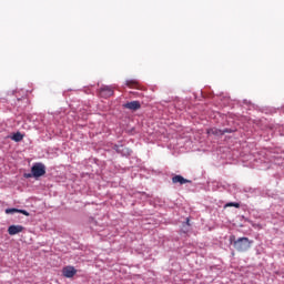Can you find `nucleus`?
<instances>
[{
  "instance_id": "f257e3e1",
  "label": "nucleus",
  "mask_w": 284,
  "mask_h": 284,
  "mask_svg": "<svg viewBox=\"0 0 284 284\" xmlns=\"http://www.w3.org/2000/svg\"><path fill=\"white\" fill-rule=\"evenodd\" d=\"M230 243L233 244V247L237 252H247V250L252 247V241H250L247 237H240L236 240V237L231 236Z\"/></svg>"
},
{
  "instance_id": "f03ea898",
  "label": "nucleus",
  "mask_w": 284,
  "mask_h": 284,
  "mask_svg": "<svg viewBox=\"0 0 284 284\" xmlns=\"http://www.w3.org/2000/svg\"><path fill=\"white\" fill-rule=\"evenodd\" d=\"M31 173H32V176H34V179H39L41 176H44V174H45V164H43V163L33 164V166L31 168Z\"/></svg>"
},
{
  "instance_id": "7ed1b4c3",
  "label": "nucleus",
  "mask_w": 284,
  "mask_h": 284,
  "mask_svg": "<svg viewBox=\"0 0 284 284\" xmlns=\"http://www.w3.org/2000/svg\"><path fill=\"white\" fill-rule=\"evenodd\" d=\"M207 134H213V136H223V134H230L232 130L225 129V130H220L217 128H211L207 129Z\"/></svg>"
},
{
  "instance_id": "20e7f679",
  "label": "nucleus",
  "mask_w": 284,
  "mask_h": 284,
  "mask_svg": "<svg viewBox=\"0 0 284 284\" xmlns=\"http://www.w3.org/2000/svg\"><path fill=\"white\" fill-rule=\"evenodd\" d=\"M75 274L77 268H74V266H64L62 268V276H64V278H73Z\"/></svg>"
},
{
  "instance_id": "39448f33",
  "label": "nucleus",
  "mask_w": 284,
  "mask_h": 284,
  "mask_svg": "<svg viewBox=\"0 0 284 284\" xmlns=\"http://www.w3.org/2000/svg\"><path fill=\"white\" fill-rule=\"evenodd\" d=\"M123 108L125 110H132L133 112H136V110H141V102L139 101H131L123 104Z\"/></svg>"
},
{
  "instance_id": "423d86ee",
  "label": "nucleus",
  "mask_w": 284,
  "mask_h": 284,
  "mask_svg": "<svg viewBox=\"0 0 284 284\" xmlns=\"http://www.w3.org/2000/svg\"><path fill=\"white\" fill-rule=\"evenodd\" d=\"M114 95V90H112V88L110 87H103L100 90V97H102V99H110V97Z\"/></svg>"
},
{
  "instance_id": "0eeeda50",
  "label": "nucleus",
  "mask_w": 284,
  "mask_h": 284,
  "mask_svg": "<svg viewBox=\"0 0 284 284\" xmlns=\"http://www.w3.org/2000/svg\"><path fill=\"white\" fill-rule=\"evenodd\" d=\"M172 183L174 184L179 183L180 185H185V183H192V181L183 178L182 175H174L172 178Z\"/></svg>"
},
{
  "instance_id": "6e6552de",
  "label": "nucleus",
  "mask_w": 284,
  "mask_h": 284,
  "mask_svg": "<svg viewBox=\"0 0 284 284\" xmlns=\"http://www.w3.org/2000/svg\"><path fill=\"white\" fill-rule=\"evenodd\" d=\"M23 226L21 225H11L8 229V233L10 234V236H14L16 234H20V232H23Z\"/></svg>"
},
{
  "instance_id": "1a4fd4ad",
  "label": "nucleus",
  "mask_w": 284,
  "mask_h": 284,
  "mask_svg": "<svg viewBox=\"0 0 284 284\" xmlns=\"http://www.w3.org/2000/svg\"><path fill=\"white\" fill-rule=\"evenodd\" d=\"M126 88H133L134 90H139V80H126L125 81Z\"/></svg>"
},
{
  "instance_id": "9d476101",
  "label": "nucleus",
  "mask_w": 284,
  "mask_h": 284,
  "mask_svg": "<svg viewBox=\"0 0 284 284\" xmlns=\"http://www.w3.org/2000/svg\"><path fill=\"white\" fill-rule=\"evenodd\" d=\"M14 212H20V214H23L24 216H30V213L26 210H17V209H7L6 214H14Z\"/></svg>"
},
{
  "instance_id": "9b49d317",
  "label": "nucleus",
  "mask_w": 284,
  "mask_h": 284,
  "mask_svg": "<svg viewBox=\"0 0 284 284\" xmlns=\"http://www.w3.org/2000/svg\"><path fill=\"white\" fill-rule=\"evenodd\" d=\"M12 141H16V143H19L20 141H23V134L21 132H17L12 135Z\"/></svg>"
},
{
  "instance_id": "f8f14e48",
  "label": "nucleus",
  "mask_w": 284,
  "mask_h": 284,
  "mask_svg": "<svg viewBox=\"0 0 284 284\" xmlns=\"http://www.w3.org/2000/svg\"><path fill=\"white\" fill-rule=\"evenodd\" d=\"M116 152H121L122 154L124 155H130V150L129 149H125L123 146H118L116 148Z\"/></svg>"
},
{
  "instance_id": "ddd939ff",
  "label": "nucleus",
  "mask_w": 284,
  "mask_h": 284,
  "mask_svg": "<svg viewBox=\"0 0 284 284\" xmlns=\"http://www.w3.org/2000/svg\"><path fill=\"white\" fill-rule=\"evenodd\" d=\"M225 207H241V204L237 202H230L225 204Z\"/></svg>"
},
{
  "instance_id": "4468645a",
  "label": "nucleus",
  "mask_w": 284,
  "mask_h": 284,
  "mask_svg": "<svg viewBox=\"0 0 284 284\" xmlns=\"http://www.w3.org/2000/svg\"><path fill=\"white\" fill-rule=\"evenodd\" d=\"M24 179H32V173H26Z\"/></svg>"
},
{
  "instance_id": "2eb2a0df",
  "label": "nucleus",
  "mask_w": 284,
  "mask_h": 284,
  "mask_svg": "<svg viewBox=\"0 0 284 284\" xmlns=\"http://www.w3.org/2000/svg\"><path fill=\"white\" fill-rule=\"evenodd\" d=\"M186 225L190 226V217L186 219Z\"/></svg>"
}]
</instances>
